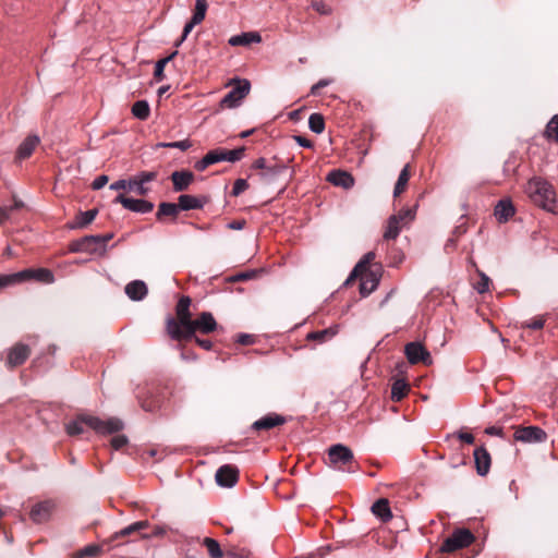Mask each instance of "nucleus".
Instances as JSON below:
<instances>
[{
  "label": "nucleus",
  "mask_w": 558,
  "mask_h": 558,
  "mask_svg": "<svg viewBox=\"0 0 558 558\" xmlns=\"http://www.w3.org/2000/svg\"><path fill=\"white\" fill-rule=\"evenodd\" d=\"M84 426L94 429L101 435H110L118 433L123 428V422L117 417H110L106 421L97 416L80 415L74 421L66 424V433L71 436L80 435L84 432Z\"/></svg>",
  "instance_id": "nucleus-1"
},
{
  "label": "nucleus",
  "mask_w": 558,
  "mask_h": 558,
  "mask_svg": "<svg viewBox=\"0 0 558 558\" xmlns=\"http://www.w3.org/2000/svg\"><path fill=\"white\" fill-rule=\"evenodd\" d=\"M525 192L534 204L548 211H554L556 194L547 181L533 178L527 182Z\"/></svg>",
  "instance_id": "nucleus-2"
},
{
  "label": "nucleus",
  "mask_w": 558,
  "mask_h": 558,
  "mask_svg": "<svg viewBox=\"0 0 558 558\" xmlns=\"http://www.w3.org/2000/svg\"><path fill=\"white\" fill-rule=\"evenodd\" d=\"M28 280L52 283L54 282V275L48 268H28L15 274L0 275V290Z\"/></svg>",
  "instance_id": "nucleus-3"
},
{
  "label": "nucleus",
  "mask_w": 558,
  "mask_h": 558,
  "mask_svg": "<svg viewBox=\"0 0 558 558\" xmlns=\"http://www.w3.org/2000/svg\"><path fill=\"white\" fill-rule=\"evenodd\" d=\"M191 299L189 296H182L177 304V316L178 319L172 317L167 319V332L173 340H182V329L186 325H191L190 320L192 318L190 312Z\"/></svg>",
  "instance_id": "nucleus-4"
},
{
  "label": "nucleus",
  "mask_w": 558,
  "mask_h": 558,
  "mask_svg": "<svg viewBox=\"0 0 558 558\" xmlns=\"http://www.w3.org/2000/svg\"><path fill=\"white\" fill-rule=\"evenodd\" d=\"M112 233L104 235H86L70 243L69 250L72 253L96 254L105 252L106 244L112 239Z\"/></svg>",
  "instance_id": "nucleus-5"
},
{
  "label": "nucleus",
  "mask_w": 558,
  "mask_h": 558,
  "mask_svg": "<svg viewBox=\"0 0 558 558\" xmlns=\"http://www.w3.org/2000/svg\"><path fill=\"white\" fill-rule=\"evenodd\" d=\"M329 465L336 470L351 472L354 462L352 450L341 444L332 445L328 449Z\"/></svg>",
  "instance_id": "nucleus-6"
},
{
  "label": "nucleus",
  "mask_w": 558,
  "mask_h": 558,
  "mask_svg": "<svg viewBox=\"0 0 558 558\" xmlns=\"http://www.w3.org/2000/svg\"><path fill=\"white\" fill-rule=\"evenodd\" d=\"M415 213L411 208L401 209L389 217L383 238L386 241L396 240L402 228L414 219Z\"/></svg>",
  "instance_id": "nucleus-7"
},
{
  "label": "nucleus",
  "mask_w": 558,
  "mask_h": 558,
  "mask_svg": "<svg viewBox=\"0 0 558 558\" xmlns=\"http://www.w3.org/2000/svg\"><path fill=\"white\" fill-rule=\"evenodd\" d=\"M190 323L191 325H186L182 329V339L194 337L196 331L207 335L217 328V323L210 312H202L196 319L191 318Z\"/></svg>",
  "instance_id": "nucleus-8"
},
{
  "label": "nucleus",
  "mask_w": 558,
  "mask_h": 558,
  "mask_svg": "<svg viewBox=\"0 0 558 558\" xmlns=\"http://www.w3.org/2000/svg\"><path fill=\"white\" fill-rule=\"evenodd\" d=\"M473 541L474 536L469 530L459 529L444 541L440 550L444 553H453L460 548L468 547Z\"/></svg>",
  "instance_id": "nucleus-9"
},
{
  "label": "nucleus",
  "mask_w": 558,
  "mask_h": 558,
  "mask_svg": "<svg viewBox=\"0 0 558 558\" xmlns=\"http://www.w3.org/2000/svg\"><path fill=\"white\" fill-rule=\"evenodd\" d=\"M250 87L248 81H243V83L238 84L222 97L220 106L223 108H234L239 106L240 101L248 94Z\"/></svg>",
  "instance_id": "nucleus-10"
},
{
  "label": "nucleus",
  "mask_w": 558,
  "mask_h": 558,
  "mask_svg": "<svg viewBox=\"0 0 558 558\" xmlns=\"http://www.w3.org/2000/svg\"><path fill=\"white\" fill-rule=\"evenodd\" d=\"M405 356L411 364H417L420 362L429 365L432 364V357L429 352L420 342H410L404 348Z\"/></svg>",
  "instance_id": "nucleus-11"
},
{
  "label": "nucleus",
  "mask_w": 558,
  "mask_h": 558,
  "mask_svg": "<svg viewBox=\"0 0 558 558\" xmlns=\"http://www.w3.org/2000/svg\"><path fill=\"white\" fill-rule=\"evenodd\" d=\"M113 202L134 213L147 214L154 209L151 202L126 197L123 194H119Z\"/></svg>",
  "instance_id": "nucleus-12"
},
{
  "label": "nucleus",
  "mask_w": 558,
  "mask_h": 558,
  "mask_svg": "<svg viewBox=\"0 0 558 558\" xmlns=\"http://www.w3.org/2000/svg\"><path fill=\"white\" fill-rule=\"evenodd\" d=\"M513 437L521 442H542L546 440L547 435L541 427L527 426L517 429Z\"/></svg>",
  "instance_id": "nucleus-13"
},
{
  "label": "nucleus",
  "mask_w": 558,
  "mask_h": 558,
  "mask_svg": "<svg viewBox=\"0 0 558 558\" xmlns=\"http://www.w3.org/2000/svg\"><path fill=\"white\" fill-rule=\"evenodd\" d=\"M216 482L221 487H232L239 480V470L231 464L220 466L215 475Z\"/></svg>",
  "instance_id": "nucleus-14"
},
{
  "label": "nucleus",
  "mask_w": 558,
  "mask_h": 558,
  "mask_svg": "<svg viewBox=\"0 0 558 558\" xmlns=\"http://www.w3.org/2000/svg\"><path fill=\"white\" fill-rule=\"evenodd\" d=\"M54 510V502L51 500H45L37 502L31 509L29 517L35 523L47 522Z\"/></svg>",
  "instance_id": "nucleus-15"
},
{
  "label": "nucleus",
  "mask_w": 558,
  "mask_h": 558,
  "mask_svg": "<svg viewBox=\"0 0 558 558\" xmlns=\"http://www.w3.org/2000/svg\"><path fill=\"white\" fill-rule=\"evenodd\" d=\"M31 350L26 344L17 343L15 344L8 354L7 364L9 367L13 368L21 364H23L27 357L29 356Z\"/></svg>",
  "instance_id": "nucleus-16"
},
{
  "label": "nucleus",
  "mask_w": 558,
  "mask_h": 558,
  "mask_svg": "<svg viewBox=\"0 0 558 558\" xmlns=\"http://www.w3.org/2000/svg\"><path fill=\"white\" fill-rule=\"evenodd\" d=\"M360 293L362 296L369 295L379 283V275L373 270H365L360 275Z\"/></svg>",
  "instance_id": "nucleus-17"
},
{
  "label": "nucleus",
  "mask_w": 558,
  "mask_h": 558,
  "mask_svg": "<svg viewBox=\"0 0 558 558\" xmlns=\"http://www.w3.org/2000/svg\"><path fill=\"white\" fill-rule=\"evenodd\" d=\"M476 472L481 476H485L490 469V454L485 447H478L473 452Z\"/></svg>",
  "instance_id": "nucleus-18"
},
{
  "label": "nucleus",
  "mask_w": 558,
  "mask_h": 558,
  "mask_svg": "<svg viewBox=\"0 0 558 558\" xmlns=\"http://www.w3.org/2000/svg\"><path fill=\"white\" fill-rule=\"evenodd\" d=\"M207 202V196H195L190 194H182L178 198L181 210L202 209Z\"/></svg>",
  "instance_id": "nucleus-19"
},
{
  "label": "nucleus",
  "mask_w": 558,
  "mask_h": 558,
  "mask_svg": "<svg viewBox=\"0 0 558 558\" xmlns=\"http://www.w3.org/2000/svg\"><path fill=\"white\" fill-rule=\"evenodd\" d=\"M327 180L335 186H340L345 190L354 185V178L347 171L333 170L328 173Z\"/></svg>",
  "instance_id": "nucleus-20"
},
{
  "label": "nucleus",
  "mask_w": 558,
  "mask_h": 558,
  "mask_svg": "<svg viewBox=\"0 0 558 558\" xmlns=\"http://www.w3.org/2000/svg\"><path fill=\"white\" fill-rule=\"evenodd\" d=\"M40 140L37 135H29L27 136L19 146L16 150V159L23 160L28 158L37 145L39 144Z\"/></svg>",
  "instance_id": "nucleus-21"
},
{
  "label": "nucleus",
  "mask_w": 558,
  "mask_h": 558,
  "mask_svg": "<svg viewBox=\"0 0 558 558\" xmlns=\"http://www.w3.org/2000/svg\"><path fill=\"white\" fill-rule=\"evenodd\" d=\"M173 190L175 192L185 191L194 180V174L191 171H174L171 174Z\"/></svg>",
  "instance_id": "nucleus-22"
},
{
  "label": "nucleus",
  "mask_w": 558,
  "mask_h": 558,
  "mask_svg": "<svg viewBox=\"0 0 558 558\" xmlns=\"http://www.w3.org/2000/svg\"><path fill=\"white\" fill-rule=\"evenodd\" d=\"M147 291V286L142 280H134L125 286V294L133 301L143 300Z\"/></svg>",
  "instance_id": "nucleus-23"
},
{
  "label": "nucleus",
  "mask_w": 558,
  "mask_h": 558,
  "mask_svg": "<svg viewBox=\"0 0 558 558\" xmlns=\"http://www.w3.org/2000/svg\"><path fill=\"white\" fill-rule=\"evenodd\" d=\"M514 213L515 210L510 199H500L495 207L494 215L499 222H506Z\"/></svg>",
  "instance_id": "nucleus-24"
},
{
  "label": "nucleus",
  "mask_w": 558,
  "mask_h": 558,
  "mask_svg": "<svg viewBox=\"0 0 558 558\" xmlns=\"http://www.w3.org/2000/svg\"><path fill=\"white\" fill-rule=\"evenodd\" d=\"M286 423V418L279 414L266 415L253 423V428L256 430L270 429L275 426Z\"/></svg>",
  "instance_id": "nucleus-25"
},
{
  "label": "nucleus",
  "mask_w": 558,
  "mask_h": 558,
  "mask_svg": "<svg viewBox=\"0 0 558 558\" xmlns=\"http://www.w3.org/2000/svg\"><path fill=\"white\" fill-rule=\"evenodd\" d=\"M219 161H225L222 149L210 150L195 163V169L198 171H204L210 165Z\"/></svg>",
  "instance_id": "nucleus-26"
},
{
  "label": "nucleus",
  "mask_w": 558,
  "mask_h": 558,
  "mask_svg": "<svg viewBox=\"0 0 558 558\" xmlns=\"http://www.w3.org/2000/svg\"><path fill=\"white\" fill-rule=\"evenodd\" d=\"M262 37L257 32H247L230 37L229 45L231 46H247L253 43H260Z\"/></svg>",
  "instance_id": "nucleus-27"
},
{
  "label": "nucleus",
  "mask_w": 558,
  "mask_h": 558,
  "mask_svg": "<svg viewBox=\"0 0 558 558\" xmlns=\"http://www.w3.org/2000/svg\"><path fill=\"white\" fill-rule=\"evenodd\" d=\"M372 512L384 522H387L392 518L389 501L385 498L378 499L373 504Z\"/></svg>",
  "instance_id": "nucleus-28"
},
{
  "label": "nucleus",
  "mask_w": 558,
  "mask_h": 558,
  "mask_svg": "<svg viewBox=\"0 0 558 558\" xmlns=\"http://www.w3.org/2000/svg\"><path fill=\"white\" fill-rule=\"evenodd\" d=\"M138 187H136V194L145 196L149 192V187L146 186L148 182L154 181L157 178V173L154 171H143L135 175Z\"/></svg>",
  "instance_id": "nucleus-29"
},
{
  "label": "nucleus",
  "mask_w": 558,
  "mask_h": 558,
  "mask_svg": "<svg viewBox=\"0 0 558 558\" xmlns=\"http://www.w3.org/2000/svg\"><path fill=\"white\" fill-rule=\"evenodd\" d=\"M179 203H161L158 207V211L156 214V217L158 220H161L163 217H172L177 218L179 211H180Z\"/></svg>",
  "instance_id": "nucleus-30"
},
{
  "label": "nucleus",
  "mask_w": 558,
  "mask_h": 558,
  "mask_svg": "<svg viewBox=\"0 0 558 558\" xmlns=\"http://www.w3.org/2000/svg\"><path fill=\"white\" fill-rule=\"evenodd\" d=\"M409 389L410 387L404 379H397L391 387V399L400 401L407 396Z\"/></svg>",
  "instance_id": "nucleus-31"
},
{
  "label": "nucleus",
  "mask_w": 558,
  "mask_h": 558,
  "mask_svg": "<svg viewBox=\"0 0 558 558\" xmlns=\"http://www.w3.org/2000/svg\"><path fill=\"white\" fill-rule=\"evenodd\" d=\"M337 332V327H330L318 331H312L306 336V339L322 343L325 342L327 339H331Z\"/></svg>",
  "instance_id": "nucleus-32"
},
{
  "label": "nucleus",
  "mask_w": 558,
  "mask_h": 558,
  "mask_svg": "<svg viewBox=\"0 0 558 558\" xmlns=\"http://www.w3.org/2000/svg\"><path fill=\"white\" fill-rule=\"evenodd\" d=\"M410 179V166L405 165L403 169L400 171L397 183L393 190V196H399L407 187V184Z\"/></svg>",
  "instance_id": "nucleus-33"
},
{
  "label": "nucleus",
  "mask_w": 558,
  "mask_h": 558,
  "mask_svg": "<svg viewBox=\"0 0 558 558\" xmlns=\"http://www.w3.org/2000/svg\"><path fill=\"white\" fill-rule=\"evenodd\" d=\"M286 169V165L276 162L274 165H267L265 171L260 172L259 175L264 181H271L277 175L281 174Z\"/></svg>",
  "instance_id": "nucleus-34"
},
{
  "label": "nucleus",
  "mask_w": 558,
  "mask_h": 558,
  "mask_svg": "<svg viewBox=\"0 0 558 558\" xmlns=\"http://www.w3.org/2000/svg\"><path fill=\"white\" fill-rule=\"evenodd\" d=\"M98 211L97 209H90L86 211H81L76 216V220L74 225L71 226V228H84L87 225H89L97 216Z\"/></svg>",
  "instance_id": "nucleus-35"
},
{
  "label": "nucleus",
  "mask_w": 558,
  "mask_h": 558,
  "mask_svg": "<svg viewBox=\"0 0 558 558\" xmlns=\"http://www.w3.org/2000/svg\"><path fill=\"white\" fill-rule=\"evenodd\" d=\"M132 114L144 121L147 120L150 114L149 104L146 100H138L132 106Z\"/></svg>",
  "instance_id": "nucleus-36"
},
{
  "label": "nucleus",
  "mask_w": 558,
  "mask_h": 558,
  "mask_svg": "<svg viewBox=\"0 0 558 558\" xmlns=\"http://www.w3.org/2000/svg\"><path fill=\"white\" fill-rule=\"evenodd\" d=\"M138 183L135 177L130 180H118L110 184L109 189L112 191L129 190L136 193Z\"/></svg>",
  "instance_id": "nucleus-37"
},
{
  "label": "nucleus",
  "mask_w": 558,
  "mask_h": 558,
  "mask_svg": "<svg viewBox=\"0 0 558 558\" xmlns=\"http://www.w3.org/2000/svg\"><path fill=\"white\" fill-rule=\"evenodd\" d=\"M308 128L316 134L323 133L325 130L324 117L319 113H312L308 118Z\"/></svg>",
  "instance_id": "nucleus-38"
},
{
  "label": "nucleus",
  "mask_w": 558,
  "mask_h": 558,
  "mask_svg": "<svg viewBox=\"0 0 558 558\" xmlns=\"http://www.w3.org/2000/svg\"><path fill=\"white\" fill-rule=\"evenodd\" d=\"M203 545L207 548L208 555L210 558H221L222 550L220 548L219 543L210 537H205L203 541Z\"/></svg>",
  "instance_id": "nucleus-39"
},
{
  "label": "nucleus",
  "mask_w": 558,
  "mask_h": 558,
  "mask_svg": "<svg viewBox=\"0 0 558 558\" xmlns=\"http://www.w3.org/2000/svg\"><path fill=\"white\" fill-rule=\"evenodd\" d=\"M545 137L548 141L558 142V114H555L546 125Z\"/></svg>",
  "instance_id": "nucleus-40"
},
{
  "label": "nucleus",
  "mask_w": 558,
  "mask_h": 558,
  "mask_svg": "<svg viewBox=\"0 0 558 558\" xmlns=\"http://www.w3.org/2000/svg\"><path fill=\"white\" fill-rule=\"evenodd\" d=\"M178 54V51H173L171 54H169L168 57L163 58V59H160L156 62V65H155V72H154V76L155 78L160 82L163 80L165 75H163V70H165V66L168 64V62H170L175 56Z\"/></svg>",
  "instance_id": "nucleus-41"
},
{
  "label": "nucleus",
  "mask_w": 558,
  "mask_h": 558,
  "mask_svg": "<svg viewBox=\"0 0 558 558\" xmlns=\"http://www.w3.org/2000/svg\"><path fill=\"white\" fill-rule=\"evenodd\" d=\"M207 1L206 0H195V9L192 19L194 22L202 23L205 19L207 12Z\"/></svg>",
  "instance_id": "nucleus-42"
},
{
  "label": "nucleus",
  "mask_w": 558,
  "mask_h": 558,
  "mask_svg": "<svg viewBox=\"0 0 558 558\" xmlns=\"http://www.w3.org/2000/svg\"><path fill=\"white\" fill-rule=\"evenodd\" d=\"M222 155L225 157V161L235 162L242 159L244 155V147H240L232 150L222 149Z\"/></svg>",
  "instance_id": "nucleus-43"
},
{
  "label": "nucleus",
  "mask_w": 558,
  "mask_h": 558,
  "mask_svg": "<svg viewBox=\"0 0 558 558\" xmlns=\"http://www.w3.org/2000/svg\"><path fill=\"white\" fill-rule=\"evenodd\" d=\"M375 258V253L374 252H368L366 253L363 258L355 265V270L356 271H365V270H369L368 268V265L369 263Z\"/></svg>",
  "instance_id": "nucleus-44"
},
{
  "label": "nucleus",
  "mask_w": 558,
  "mask_h": 558,
  "mask_svg": "<svg viewBox=\"0 0 558 558\" xmlns=\"http://www.w3.org/2000/svg\"><path fill=\"white\" fill-rule=\"evenodd\" d=\"M158 147H167V148H179L181 150L189 149L192 144L189 140L184 141H178V142H170V143H159L157 144Z\"/></svg>",
  "instance_id": "nucleus-45"
},
{
  "label": "nucleus",
  "mask_w": 558,
  "mask_h": 558,
  "mask_svg": "<svg viewBox=\"0 0 558 558\" xmlns=\"http://www.w3.org/2000/svg\"><path fill=\"white\" fill-rule=\"evenodd\" d=\"M481 280L475 286V289L478 293H485L489 289L490 279L484 274L480 272Z\"/></svg>",
  "instance_id": "nucleus-46"
},
{
  "label": "nucleus",
  "mask_w": 558,
  "mask_h": 558,
  "mask_svg": "<svg viewBox=\"0 0 558 558\" xmlns=\"http://www.w3.org/2000/svg\"><path fill=\"white\" fill-rule=\"evenodd\" d=\"M544 325H545L544 317L538 316V317H534V318L525 322L523 326L526 328L533 329V330H538V329H542L544 327Z\"/></svg>",
  "instance_id": "nucleus-47"
},
{
  "label": "nucleus",
  "mask_w": 558,
  "mask_h": 558,
  "mask_svg": "<svg viewBox=\"0 0 558 558\" xmlns=\"http://www.w3.org/2000/svg\"><path fill=\"white\" fill-rule=\"evenodd\" d=\"M199 24V22H194V19H191L183 28V33L180 39L177 40L175 46L179 47L187 37V35L192 32L195 25Z\"/></svg>",
  "instance_id": "nucleus-48"
},
{
  "label": "nucleus",
  "mask_w": 558,
  "mask_h": 558,
  "mask_svg": "<svg viewBox=\"0 0 558 558\" xmlns=\"http://www.w3.org/2000/svg\"><path fill=\"white\" fill-rule=\"evenodd\" d=\"M248 187L247 181L244 179H238L235 180L232 189V195L239 196L241 193H243Z\"/></svg>",
  "instance_id": "nucleus-49"
},
{
  "label": "nucleus",
  "mask_w": 558,
  "mask_h": 558,
  "mask_svg": "<svg viewBox=\"0 0 558 558\" xmlns=\"http://www.w3.org/2000/svg\"><path fill=\"white\" fill-rule=\"evenodd\" d=\"M110 442L113 449L119 450L128 444V437L125 435H116L111 438Z\"/></svg>",
  "instance_id": "nucleus-50"
},
{
  "label": "nucleus",
  "mask_w": 558,
  "mask_h": 558,
  "mask_svg": "<svg viewBox=\"0 0 558 558\" xmlns=\"http://www.w3.org/2000/svg\"><path fill=\"white\" fill-rule=\"evenodd\" d=\"M312 8L317 11L319 14H324V15H327V14H330L331 13V9L329 5H327L325 2L323 1H314L312 2Z\"/></svg>",
  "instance_id": "nucleus-51"
},
{
  "label": "nucleus",
  "mask_w": 558,
  "mask_h": 558,
  "mask_svg": "<svg viewBox=\"0 0 558 558\" xmlns=\"http://www.w3.org/2000/svg\"><path fill=\"white\" fill-rule=\"evenodd\" d=\"M135 532H138L135 527H134V524H130L129 526H125L124 529L118 531L114 533L113 535V538L117 539L119 537H125V536H129Z\"/></svg>",
  "instance_id": "nucleus-52"
},
{
  "label": "nucleus",
  "mask_w": 558,
  "mask_h": 558,
  "mask_svg": "<svg viewBox=\"0 0 558 558\" xmlns=\"http://www.w3.org/2000/svg\"><path fill=\"white\" fill-rule=\"evenodd\" d=\"M108 181H109V178H108L107 175H105V174L99 175V177H97V178L93 181V183H92V187H93L94 190H100V189H102V187L108 183Z\"/></svg>",
  "instance_id": "nucleus-53"
},
{
  "label": "nucleus",
  "mask_w": 558,
  "mask_h": 558,
  "mask_svg": "<svg viewBox=\"0 0 558 558\" xmlns=\"http://www.w3.org/2000/svg\"><path fill=\"white\" fill-rule=\"evenodd\" d=\"M294 140L296 141V143L300 146H302L304 148H312L313 147V143L310 140H307L306 137H303L301 135H295Z\"/></svg>",
  "instance_id": "nucleus-54"
},
{
  "label": "nucleus",
  "mask_w": 558,
  "mask_h": 558,
  "mask_svg": "<svg viewBox=\"0 0 558 558\" xmlns=\"http://www.w3.org/2000/svg\"><path fill=\"white\" fill-rule=\"evenodd\" d=\"M244 226H245V220H243V219L233 220L227 225L228 229H231V230H242L244 228Z\"/></svg>",
  "instance_id": "nucleus-55"
},
{
  "label": "nucleus",
  "mask_w": 558,
  "mask_h": 558,
  "mask_svg": "<svg viewBox=\"0 0 558 558\" xmlns=\"http://www.w3.org/2000/svg\"><path fill=\"white\" fill-rule=\"evenodd\" d=\"M252 167L263 172L267 168V160L264 157H260L254 161Z\"/></svg>",
  "instance_id": "nucleus-56"
},
{
  "label": "nucleus",
  "mask_w": 558,
  "mask_h": 558,
  "mask_svg": "<svg viewBox=\"0 0 558 558\" xmlns=\"http://www.w3.org/2000/svg\"><path fill=\"white\" fill-rule=\"evenodd\" d=\"M99 551H100V549L98 546L90 545L83 549V555L93 557V556H96Z\"/></svg>",
  "instance_id": "nucleus-57"
},
{
  "label": "nucleus",
  "mask_w": 558,
  "mask_h": 558,
  "mask_svg": "<svg viewBox=\"0 0 558 558\" xmlns=\"http://www.w3.org/2000/svg\"><path fill=\"white\" fill-rule=\"evenodd\" d=\"M11 211H12V208L0 206V225L5 222L10 218Z\"/></svg>",
  "instance_id": "nucleus-58"
},
{
  "label": "nucleus",
  "mask_w": 558,
  "mask_h": 558,
  "mask_svg": "<svg viewBox=\"0 0 558 558\" xmlns=\"http://www.w3.org/2000/svg\"><path fill=\"white\" fill-rule=\"evenodd\" d=\"M458 438L469 445H472L474 442V436L470 433H463V432H460L458 434Z\"/></svg>",
  "instance_id": "nucleus-59"
},
{
  "label": "nucleus",
  "mask_w": 558,
  "mask_h": 558,
  "mask_svg": "<svg viewBox=\"0 0 558 558\" xmlns=\"http://www.w3.org/2000/svg\"><path fill=\"white\" fill-rule=\"evenodd\" d=\"M195 341H196V343H197L201 348H203V349H205V350H210V349L213 348V343H211V341H210V340H207V339H201V338L195 337Z\"/></svg>",
  "instance_id": "nucleus-60"
},
{
  "label": "nucleus",
  "mask_w": 558,
  "mask_h": 558,
  "mask_svg": "<svg viewBox=\"0 0 558 558\" xmlns=\"http://www.w3.org/2000/svg\"><path fill=\"white\" fill-rule=\"evenodd\" d=\"M328 84H329L328 80H320L319 82H317L315 85L312 86L311 93L313 95H316L319 88H323V87L327 86Z\"/></svg>",
  "instance_id": "nucleus-61"
},
{
  "label": "nucleus",
  "mask_w": 558,
  "mask_h": 558,
  "mask_svg": "<svg viewBox=\"0 0 558 558\" xmlns=\"http://www.w3.org/2000/svg\"><path fill=\"white\" fill-rule=\"evenodd\" d=\"M253 341H254L253 336L247 335V333H242L238 338V342L241 344H251V343H253Z\"/></svg>",
  "instance_id": "nucleus-62"
},
{
  "label": "nucleus",
  "mask_w": 558,
  "mask_h": 558,
  "mask_svg": "<svg viewBox=\"0 0 558 558\" xmlns=\"http://www.w3.org/2000/svg\"><path fill=\"white\" fill-rule=\"evenodd\" d=\"M360 275H363V272L356 271L355 267H354L353 270L351 271V274L349 275V277L347 278V280L344 281V286H349L353 280L359 278Z\"/></svg>",
  "instance_id": "nucleus-63"
},
{
  "label": "nucleus",
  "mask_w": 558,
  "mask_h": 558,
  "mask_svg": "<svg viewBox=\"0 0 558 558\" xmlns=\"http://www.w3.org/2000/svg\"><path fill=\"white\" fill-rule=\"evenodd\" d=\"M134 527L137 530V531H142V530H145L149 526V522L148 521H137V522H134Z\"/></svg>",
  "instance_id": "nucleus-64"
}]
</instances>
